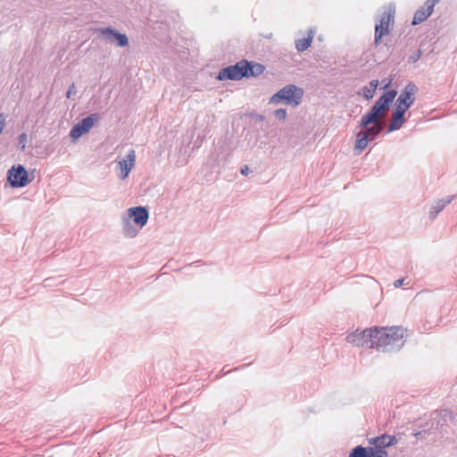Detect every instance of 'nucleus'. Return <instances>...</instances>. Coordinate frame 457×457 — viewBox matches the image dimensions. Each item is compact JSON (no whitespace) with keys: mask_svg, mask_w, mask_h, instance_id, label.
Instances as JSON below:
<instances>
[{"mask_svg":"<svg viewBox=\"0 0 457 457\" xmlns=\"http://www.w3.org/2000/svg\"><path fill=\"white\" fill-rule=\"evenodd\" d=\"M240 171H241V173H242L243 175H245H245H247V174H248V172H249V168H248V166H247V165L243 166V167L241 168V170H240Z\"/></svg>","mask_w":457,"mask_h":457,"instance_id":"nucleus-23","label":"nucleus"},{"mask_svg":"<svg viewBox=\"0 0 457 457\" xmlns=\"http://www.w3.org/2000/svg\"><path fill=\"white\" fill-rule=\"evenodd\" d=\"M5 119L3 114H0V134L3 131L4 126Z\"/></svg>","mask_w":457,"mask_h":457,"instance_id":"nucleus-21","label":"nucleus"},{"mask_svg":"<svg viewBox=\"0 0 457 457\" xmlns=\"http://www.w3.org/2000/svg\"><path fill=\"white\" fill-rule=\"evenodd\" d=\"M349 457H370V454L366 447L358 445L352 450Z\"/></svg>","mask_w":457,"mask_h":457,"instance_id":"nucleus-18","label":"nucleus"},{"mask_svg":"<svg viewBox=\"0 0 457 457\" xmlns=\"http://www.w3.org/2000/svg\"><path fill=\"white\" fill-rule=\"evenodd\" d=\"M369 142L370 139L368 136H364V134L359 132L355 142V151L357 154H361L367 147Z\"/></svg>","mask_w":457,"mask_h":457,"instance_id":"nucleus-17","label":"nucleus"},{"mask_svg":"<svg viewBox=\"0 0 457 457\" xmlns=\"http://www.w3.org/2000/svg\"><path fill=\"white\" fill-rule=\"evenodd\" d=\"M314 33L312 30L308 32V36L306 37L299 38L295 41V48L299 52H303L308 49L313 40Z\"/></svg>","mask_w":457,"mask_h":457,"instance_id":"nucleus-15","label":"nucleus"},{"mask_svg":"<svg viewBox=\"0 0 457 457\" xmlns=\"http://www.w3.org/2000/svg\"><path fill=\"white\" fill-rule=\"evenodd\" d=\"M71 94H72V91L71 89H69L68 92H67V97H70Z\"/></svg>","mask_w":457,"mask_h":457,"instance_id":"nucleus-25","label":"nucleus"},{"mask_svg":"<svg viewBox=\"0 0 457 457\" xmlns=\"http://www.w3.org/2000/svg\"><path fill=\"white\" fill-rule=\"evenodd\" d=\"M303 96V90L296 87L295 86L289 85L282 89H280L278 93H276L272 97L271 101L278 103L280 100H286L287 103L298 105L301 102Z\"/></svg>","mask_w":457,"mask_h":457,"instance_id":"nucleus-5","label":"nucleus"},{"mask_svg":"<svg viewBox=\"0 0 457 457\" xmlns=\"http://www.w3.org/2000/svg\"><path fill=\"white\" fill-rule=\"evenodd\" d=\"M396 95V90H387L378 98L372 109L362 117L361 122V127L366 128L370 123H373L372 127L368 128L366 130L360 131L364 134V136H368L370 141L373 140L374 137L381 131L382 126L378 120L386 115V111L389 108V104L394 101Z\"/></svg>","mask_w":457,"mask_h":457,"instance_id":"nucleus-2","label":"nucleus"},{"mask_svg":"<svg viewBox=\"0 0 457 457\" xmlns=\"http://www.w3.org/2000/svg\"><path fill=\"white\" fill-rule=\"evenodd\" d=\"M28 142V136L26 133H21L19 136V143L21 145V149H24L26 147Z\"/></svg>","mask_w":457,"mask_h":457,"instance_id":"nucleus-19","label":"nucleus"},{"mask_svg":"<svg viewBox=\"0 0 457 457\" xmlns=\"http://www.w3.org/2000/svg\"><path fill=\"white\" fill-rule=\"evenodd\" d=\"M435 2L428 0L423 6H421L413 16L412 24L417 25L426 21L433 12Z\"/></svg>","mask_w":457,"mask_h":457,"instance_id":"nucleus-11","label":"nucleus"},{"mask_svg":"<svg viewBox=\"0 0 457 457\" xmlns=\"http://www.w3.org/2000/svg\"><path fill=\"white\" fill-rule=\"evenodd\" d=\"M128 213L133 219L134 223L139 228H143L148 220V212L145 207L129 208Z\"/></svg>","mask_w":457,"mask_h":457,"instance_id":"nucleus-10","label":"nucleus"},{"mask_svg":"<svg viewBox=\"0 0 457 457\" xmlns=\"http://www.w3.org/2000/svg\"><path fill=\"white\" fill-rule=\"evenodd\" d=\"M263 71V65L243 60L237 62L235 65L222 69L219 72L218 79L220 80H239L245 77H256L262 74Z\"/></svg>","mask_w":457,"mask_h":457,"instance_id":"nucleus-3","label":"nucleus"},{"mask_svg":"<svg viewBox=\"0 0 457 457\" xmlns=\"http://www.w3.org/2000/svg\"><path fill=\"white\" fill-rule=\"evenodd\" d=\"M5 119L3 114H0V134L3 131L4 126Z\"/></svg>","mask_w":457,"mask_h":457,"instance_id":"nucleus-22","label":"nucleus"},{"mask_svg":"<svg viewBox=\"0 0 457 457\" xmlns=\"http://www.w3.org/2000/svg\"><path fill=\"white\" fill-rule=\"evenodd\" d=\"M368 441L371 446L366 448L369 450L370 457H387L386 448L395 445L398 442L395 436L387 434L370 438Z\"/></svg>","mask_w":457,"mask_h":457,"instance_id":"nucleus-4","label":"nucleus"},{"mask_svg":"<svg viewBox=\"0 0 457 457\" xmlns=\"http://www.w3.org/2000/svg\"><path fill=\"white\" fill-rule=\"evenodd\" d=\"M378 80H376V79L372 80L370 82L369 86L363 87L361 88V93H359V94L362 95V96L365 99L370 100L374 96L375 92L378 88Z\"/></svg>","mask_w":457,"mask_h":457,"instance_id":"nucleus-16","label":"nucleus"},{"mask_svg":"<svg viewBox=\"0 0 457 457\" xmlns=\"http://www.w3.org/2000/svg\"><path fill=\"white\" fill-rule=\"evenodd\" d=\"M395 11L388 9L384 12L379 19V22L375 27L374 42L378 46L384 36L390 33V27L394 22Z\"/></svg>","mask_w":457,"mask_h":457,"instance_id":"nucleus-6","label":"nucleus"},{"mask_svg":"<svg viewBox=\"0 0 457 457\" xmlns=\"http://www.w3.org/2000/svg\"><path fill=\"white\" fill-rule=\"evenodd\" d=\"M8 180L14 187H25L30 182L27 170L22 165L13 166L8 171Z\"/></svg>","mask_w":457,"mask_h":457,"instance_id":"nucleus-7","label":"nucleus"},{"mask_svg":"<svg viewBox=\"0 0 457 457\" xmlns=\"http://www.w3.org/2000/svg\"><path fill=\"white\" fill-rule=\"evenodd\" d=\"M416 86L412 83H409L397 98L395 105L401 106L402 108L408 110L415 100L414 96L416 94Z\"/></svg>","mask_w":457,"mask_h":457,"instance_id":"nucleus-9","label":"nucleus"},{"mask_svg":"<svg viewBox=\"0 0 457 457\" xmlns=\"http://www.w3.org/2000/svg\"><path fill=\"white\" fill-rule=\"evenodd\" d=\"M390 84H391V80H389V81L385 85V87H386H386H388L390 86Z\"/></svg>","mask_w":457,"mask_h":457,"instance_id":"nucleus-26","label":"nucleus"},{"mask_svg":"<svg viewBox=\"0 0 457 457\" xmlns=\"http://www.w3.org/2000/svg\"><path fill=\"white\" fill-rule=\"evenodd\" d=\"M136 161V154L134 150H130L126 157V159L119 162V166L121 170V179H125L130 170L133 169Z\"/></svg>","mask_w":457,"mask_h":457,"instance_id":"nucleus-13","label":"nucleus"},{"mask_svg":"<svg viewBox=\"0 0 457 457\" xmlns=\"http://www.w3.org/2000/svg\"><path fill=\"white\" fill-rule=\"evenodd\" d=\"M98 31L101 32L107 39L111 41L116 40L119 46H125L129 43L128 37L125 34H120L112 29H100Z\"/></svg>","mask_w":457,"mask_h":457,"instance_id":"nucleus-12","label":"nucleus"},{"mask_svg":"<svg viewBox=\"0 0 457 457\" xmlns=\"http://www.w3.org/2000/svg\"><path fill=\"white\" fill-rule=\"evenodd\" d=\"M407 110L404 108H402L401 106H396L394 110L392 119L389 124V130H396L399 129L403 122H404V113Z\"/></svg>","mask_w":457,"mask_h":457,"instance_id":"nucleus-14","label":"nucleus"},{"mask_svg":"<svg viewBox=\"0 0 457 457\" xmlns=\"http://www.w3.org/2000/svg\"><path fill=\"white\" fill-rule=\"evenodd\" d=\"M97 120V114H92L80 122L77 123L71 130L70 136L74 140L79 138L82 135L87 133L94 126L95 121Z\"/></svg>","mask_w":457,"mask_h":457,"instance_id":"nucleus-8","label":"nucleus"},{"mask_svg":"<svg viewBox=\"0 0 457 457\" xmlns=\"http://www.w3.org/2000/svg\"><path fill=\"white\" fill-rule=\"evenodd\" d=\"M275 116L279 120H285L287 116V112L284 109H278L275 112Z\"/></svg>","mask_w":457,"mask_h":457,"instance_id":"nucleus-20","label":"nucleus"},{"mask_svg":"<svg viewBox=\"0 0 457 457\" xmlns=\"http://www.w3.org/2000/svg\"><path fill=\"white\" fill-rule=\"evenodd\" d=\"M403 284V278H400L395 281L394 286L395 287H400Z\"/></svg>","mask_w":457,"mask_h":457,"instance_id":"nucleus-24","label":"nucleus"},{"mask_svg":"<svg viewBox=\"0 0 457 457\" xmlns=\"http://www.w3.org/2000/svg\"><path fill=\"white\" fill-rule=\"evenodd\" d=\"M406 329L401 326L371 328L350 335L348 341L357 346H367L377 350H387L403 345Z\"/></svg>","mask_w":457,"mask_h":457,"instance_id":"nucleus-1","label":"nucleus"}]
</instances>
